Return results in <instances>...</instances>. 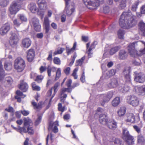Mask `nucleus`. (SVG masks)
<instances>
[{"mask_svg": "<svg viewBox=\"0 0 145 145\" xmlns=\"http://www.w3.org/2000/svg\"><path fill=\"white\" fill-rule=\"evenodd\" d=\"M130 12H124L121 15L120 19L119 25L124 29H129L136 25L137 22L135 16H131Z\"/></svg>", "mask_w": 145, "mask_h": 145, "instance_id": "f257e3e1", "label": "nucleus"}, {"mask_svg": "<svg viewBox=\"0 0 145 145\" xmlns=\"http://www.w3.org/2000/svg\"><path fill=\"white\" fill-rule=\"evenodd\" d=\"M140 42L144 44L145 47L142 50H140L139 52L140 53V54H145V42L141 41H137L135 42H134L130 44L128 47V50L130 54L132 56L135 57L137 55H139L137 50L135 49V47L139 44Z\"/></svg>", "mask_w": 145, "mask_h": 145, "instance_id": "f03ea898", "label": "nucleus"}, {"mask_svg": "<svg viewBox=\"0 0 145 145\" xmlns=\"http://www.w3.org/2000/svg\"><path fill=\"white\" fill-rule=\"evenodd\" d=\"M104 0H83L84 4L88 8L96 9L100 4L104 2Z\"/></svg>", "mask_w": 145, "mask_h": 145, "instance_id": "7ed1b4c3", "label": "nucleus"}, {"mask_svg": "<svg viewBox=\"0 0 145 145\" xmlns=\"http://www.w3.org/2000/svg\"><path fill=\"white\" fill-rule=\"evenodd\" d=\"M14 68L18 72L22 71L25 66L24 60L20 57L16 58L14 61Z\"/></svg>", "mask_w": 145, "mask_h": 145, "instance_id": "20e7f679", "label": "nucleus"}, {"mask_svg": "<svg viewBox=\"0 0 145 145\" xmlns=\"http://www.w3.org/2000/svg\"><path fill=\"white\" fill-rule=\"evenodd\" d=\"M122 138L129 145L134 144V138L132 136L130 135L127 128L123 129Z\"/></svg>", "mask_w": 145, "mask_h": 145, "instance_id": "39448f33", "label": "nucleus"}, {"mask_svg": "<svg viewBox=\"0 0 145 145\" xmlns=\"http://www.w3.org/2000/svg\"><path fill=\"white\" fill-rule=\"evenodd\" d=\"M127 102L128 104L134 107L138 106L139 104L138 98L134 95L128 96L127 99Z\"/></svg>", "mask_w": 145, "mask_h": 145, "instance_id": "423d86ee", "label": "nucleus"}, {"mask_svg": "<svg viewBox=\"0 0 145 145\" xmlns=\"http://www.w3.org/2000/svg\"><path fill=\"white\" fill-rule=\"evenodd\" d=\"M8 10L11 14H15L19 10V6L16 1H13L11 4Z\"/></svg>", "mask_w": 145, "mask_h": 145, "instance_id": "0eeeda50", "label": "nucleus"}, {"mask_svg": "<svg viewBox=\"0 0 145 145\" xmlns=\"http://www.w3.org/2000/svg\"><path fill=\"white\" fill-rule=\"evenodd\" d=\"M74 10V7L73 5L66 3L65 4V7L63 11V13L69 16L72 15Z\"/></svg>", "mask_w": 145, "mask_h": 145, "instance_id": "6e6552de", "label": "nucleus"}, {"mask_svg": "<svg viewBox=\"0 0 145 145\" xmlns=\"http://www.w3.org/2000/svg\"><path fill=\"white\" fill-rule=\"evenodd\" d=\"M134 80L137 82L142 83L145 81V75L143 73L135 72Z\"/></svg>", "mask_w": 145, "mask_h": 145, "instance_id": "1a4fd4ad", "label": "nucleus"}, {"mask_svg": "<svg viewBox=\"0 0 145 145\" xmlns=\"http://www.w3.org/2000/svg\"><path fill=\"white\" fill-rule=\"evenodd\" d=\"M113 95V92L110 91L107 93V94L102 95L101 97L103 99V101L101 103V105L103 106L105 103L108 102L112 97Z\"/></svg>", "mask_w": 145, "mask_h": 145, "instance_id": "9d476101", "label": "nucleus"}, {"mask_svg": "<svg viewBox=\"0 0 145 145\" xmlns=\"http://www.w3.org/2000/svg\"><path fill=\"white\" fill-rule=\"evenodd\" d=\"M130 69L129 67L125 68L123 72V74L125 77V81L126 83L131 84V79L129 74Z\"/></svg>", "mask_w": 145, "mask_h": 145, "instance_id": "9b49d317", "label": "nucleus"}, {"mask_svg": "<svg viewBox=\"0 0 145 145\" xmlns=\"http://www.w3.org/2000/svg\"><path fill=\"white\" fill-rule=\"evenodd\" d=\"M10 29L9 24L6 23L3 25L0 28V34L2 35H4L7 34Z\"/></svg>", "mask_w": 145, "mask_h": 145, "instance_id": "f8f14e48", "label": "nucleus"}, {"mask_svg": "<svg viewBox=\"0 0 145 145\" xmlns=\"http://www.w3.org/2000/svg\"><path fill=\"white\" fill-rule=\"evenodd\" d=\"M58 125V121H56L54 123L51 122L49 124L48 129L49 130H52L53 132L54 133H56L58 131V129L57 126Z\"/></svg>", "mask_w": 145, "mask_h": 145, "instance_id": "ddd939ff", "label": "nucleus"}, {"mask_svg": "<svg viewBox=\"0 0 145 145\" xmlns=\"http://www.w3.org/2000/svg\"><path fill=\"white\" fill-rule=\"evenodd\" d=\"M9 43L11 46L16 45L18 41V36L16 34L13 33L10 38Z\"/></svg>", "mask_w": 145, "mask_h": 145, "instance_id": "4468645a", "label": "nucleus"}, {"mask_svg": "<svg viewBox=\"0 0 145 145\" xmlns=\"http://www.w3.org/2000/svg\"><path fill=\"white\" fill-rule=\"evenodd\" d=\"M128 53L124 50H120L118 53V59L120 60L126 59L128 56Z\"/></svg>", "mask_w": 145, "mask_h": 145, "instance_id": "2eb2a0df", "label": "nucleus"}, {"mask_svg": "<svg viewBox=\"0 0 145 145\" xmlns=\"http://www.w3.org/2000/svg\"><path fill=\"white\" fill-rule=\"evenodd\" d=\"M124 118L126 121L132 123L135 121V117L133 113H127L125 115Z\"/></svg>", "mask_w": 145, "mask_h": 145, "instance_id": "dca6fc26", "label": "nucleus"}, {"mask_svg": "<svg viewBox=\"0 0 145 145\" xmlns=\"http://www.w3.org/2000/svg\"><path fill=\"white\" fill-rule=\"evenodd\" d=\"M99 120L100 123L103 125H106L108 120L107 116L104 114L100 115Z\"/></svg>", "mask_w": 145, "mask_h": 145, "instance_id": "f3484780", "label": "nucleus"}, {"mask_svg": "<svg viewBox=\"0 0 145 145\" xmlns=\"http://www.w3.org/2000/svg\"><path fill=\"white\" fill-rule=\"evenodd\" d=\"M35 56V52L33 49L29 50L27 52V58L29 61L31 62Z\"/></svg>", "mask_w": 145, "mask_h": 145, "instance_id": "a211bd4d", "label": "nucleus"}, {"mask_svg": "<svg viewBox=\"0 0 145 145\" xmlns=\"http://www.w3.org/2000/svg\"><path fill=\"white\" fill-rule=\"evenodd\" d=\"M31 41L29 38H25L22 40V46L24 48H27L31 44Z\"/></svg>", "mask_w": 145, "mask_h": 145, "instance_id": "6ab92c4d", "label": "nucleus"}, {"mask_svg": "<svg viewBox=\"0 0 145 145\" xmlns=\"http://www.w3.org/2000/svg\"><path fill=\"white\" fill-rule=\"evenodd\" d=\"M106 125L109 128L111 129H114L117 127L116 123L112 120H109Z\"/></svg>", "mask_w": 145, "mask_h": 145, "instance_id": "aec40b11", "label": "nucleus"}, {"mask_svg": "<svg viewBox=\"0 0 145 145\" xmlns=\"http://www.w3.org/2000/svg\"><path fill=\"white\" fill-rule=\"evenodd\" d=\"M118 85V82L117 80L114 78L111 79L110 82L108 85V86L110 88H114Z\"/></svg>", "mask_w": 145, "mask_h": 145, "instance_id": "412c9836", "label": "nucleus"}, {"mask_svg": "<svg viewBox=\"0 0 145 145\" xmlns=\"http://www.w3.org/2000/svg\"><path fill=\"white\" fill-rule=\"evenodd\" d=\"M28 8L30 11L33 13H35L38 11V9L34 3H31L28 5Z\"/></svg>", "mask_w": 145, "mask_h": 145, "instance_id": "4be33fe9", "label": "nucleus"}, {"mask_svg": "<svg viewBox=\"0 0 145 145\" xmlns=\"http://www.w3.org/2000/svg\"><path fill=\"white\" fill-rule=\"evenodd\" d=\"M37 4L41 10H44L46 8V3L45 0H38Z\"/></svg>", "mask_w": 145, "mask_h": 145, "instance_id": "5701e85b", "label": "nucleus"}, {"mask_svg": "<svg viewBox=\"0 0 145 145\" xmlns=\"http://www.w3.org/2000/svg\"><path fill=\"white\" fill-rule=\"evenodd\" d=\"M12 78L8 76L5 78L4 82V85L5 87H8L10 86L12 83Z\"/></svg>", "mask_w": 145, "mask_h": 145, "instance_id": "b1692460", "label": "nucleus"}, {"mask_svg": "<svg viewBox=\"0 0 145 145\" xmlns=\"http://www.w3.org/2000/svg\"><path fill=\"white\" fill-rule=\"evenodd\" d=\"M138 26L142 35L145 36V23L142 21H140L138 24Z\"/></svg>", "mask_w": 145, "mask_h": 145, "instance_id": "393cba45", "label": "nucleus"}, {"mask_svg": "<svg viewBox=\"0 0 145 145\" xmlns=\"http://www.w3.org/2000/svg\"><path fill=\"white\" fill-rule=\"evenodd\" d=\"M18 87L23 92H25L28 89V86L26 83L22 81L21 83Z\"/></svg>", "mask_w": 145, "mask_h": 145, "instance_id": "a878e982", "label": "nucleus"}, {"mask_svg": "<svg viewBox=\"0 0 145 145\" xmlns=\"http://www.w3.org/2000/svg\"><path fill=\"white\" fill-rule=\"evenodd\" d=\"M44 27L45 29V33H48L49 30V23L48 18L46 17H45L44 22Z\"/></svg>", "mask_w": 145, "mask_h": 145, "instance_id": "bb28decb", "label": "nucleus"}, {"mask_svg": "<svg viewBox=\"0 0 145 145\" xmlns=\"http://www.w3.org/2000/svg\"><path fill=\"white\" fill-rule=\"evenodd\" d=\"M32 104L33 106V108L37 111L40 110L42 108V103L39 102L38 104L35 102H32Z\"/></svg>", "mask_w": 145, "mask_h": 145, "instance_id": "cd10ccee", "label": "nucleus"}, {"mask_svg": "<svg viewBox=\"0 0 145 145\" xmlns=\"http://www.w3.org/2000/svg\"><path fill=\"white\" fill-rule=\"evenodd\" d=\"M136 88H138L139 94L142 95H145V85H142L139 87H135L134 89L136 90Z\"/></svg>", "mask_w": 145, "mask_h": 145, "instance_id": "c85d7f7f", "label": "nucleus"}, {"mask_svg": "<svg viewBox=\"0 0 145 145\" xmlns=\"http://www.w3.org/2000/svg\"><path fill=\"white\" fill-rule=\"evenodd\" d=\"M126 111V108L125 107H121L117 112L118 116L120 117L123 116L125 114Z\"/></svg>", "mask_w": 145, "mask_h": 145, "instance_id": "c756f323", "label": "nucleus"}, {"mask_svg": "<svg viewBox=\"0 0 145 145\" xmlns=\"http://www.w3.org/2000/svg\"><path fill=\"white\" fill-rule=\"evenodd\" d=\"M130 89V87L126 84L123 85L119 88V90L122 93H125L128 92Z\"/></svg>", "mask_w": 145, "mask_h": 145, "instance_id": "7c9ffc66", "label": "nucleus"}, {"mask_svg": "<svg viewBox=\"0 0 145 145\" xmlns=\"http://www.w3.org/2000/svg\"><path fill=\"white\" fill-rule=\"evenodd\" d=\"M24 126L29 127L30 125L32 124V121L29 118H25L24 119Z\"/></svg>", "mask_w": 145, "mask_h": 145, "instance_id": "2f4dec72", "label": "nucleus"}, {"mask_svg": "<svg viewBox=\"0 0 145 145\" xmlns=\"http://www.w3.org/2000/svg\"><path fill=\"white\" fill-rule=\"evenodd\" d=\"M121 48L120 46H117L111 48L110 51L109 53L111 55H113L116 53Z\"/></svg>", "mask_w": 145, "mask_h": 145, "instance_id": "473e14b6", "label": "nucleus"}, {"mask_svg": "<svg viewBox=\"0 0 145 145\" xmlns=\"http://www.w3.org/2000/svg\"><path fill=\"white\" fill-rule=\"evenodd\" d=\"M4 67L5 69L7 71L11 70L12 68L11 62L9 61L5 62L4 65Z\"/></svg>", "mask_w": 145, "mask_h": 145, "instance_id": "72a5a7b5", "label": "nucleus"}, {"mask_svg": "<svg viewBox=\"0 0 145 145\" xmlns=\"http://www.w3.org/2000/svg\"><path fill=\"white\" fill-rule=\"evenodd\" d=\"M76 45V43L75 42L74 43L73 46L72 48L70 49L68 47L66 48V50L68 55H69L74 52L75 49Z\"/></svg>", "mask_w": 145, "mask_h": 145, "instance_id": "f704fd0d", "label": "nucleus"}, {"mask_svg": "<svg viewBox=\"0 0 145 145\" xmlns=\"http://www.w3.org/2000/svg\"><path fill=\"white\" fill-rule=\"evenodd\" d=\"M120 102V98L119 97H116L112 101V106H116L119 104Z\"/></svg>", "mask_w": 145, "mask_h": 145, "instance_id": "c9c22d12", "label": "nucleus"}, {"mask_svg": "<svg viewBox=\"0 0 145 145\" xmlns=\"http://www.w3.org/2000/svg\"><path fill=\"white\" fill-rule=\"evenodd\" d=\"M4 76V71L2 63L0 61V80H1Z\"/></svg>", "mask_w": 145, "mask_h": 145, "instance_id": "e433bc0d", "label": "nucleus"}, {"mask_svg": "<svg viewBox=\"0 0 145 145\" xmlns=\"http://www.w3.org/2000/svg\"><path fill=\"white\" fill-rule=\"evenodd\" d=\"M56 68L55 67L52 68L50 65H48L47 67V73L49 76H51V72L52 71L54 72L56 70Z\"/></svg>", "mask_w": 145, "mask_h": 145, "instance_id": "4c0bfd02", "label": "nucleus"}, {"mask_svg": "<svg viewBox=\"0 0 145 145\" xmlns=\"http://www.w3.org/2000/svg\"><path fill=\"white\" fill-rule=\"evenodd\" d=\"M125 33V31L123 29H120L118 32V37L120 39H123Z\"/></svg>", "mask_w": 145, "mask_h": 145, "instance_id": "58836bf2", "label": "nucleus"}, {"mask_svg": "<svg viewBox=\"0 0 145 145\" xmlns=\"http://www.w3.org/2000/svg\"><path fill=\"white\" fill-rule=\"evenodd\" d=\"M30 23L32 24L33 26L39 24V20L36 18H32Z\"/></svg>", "mask_w": 145, "mask_h": 145, "instance_id": "ea45409f", "label": "nucleus"}, {"mask_svg": "<svg viewBox=\"0 0 145 145\" xmlns=\"http://www.w3.org/2000/svg\"><path fill=\"white\" fill-rule=\"evenodd\" d=\"M9 1V0H3L0 3V5L2 7H5L8 4Z\"/></svg>", "mask_w": 145, "mask_h": 145, "instance_id": "a19ab883", "label": "nucleus"}, {"mask_svg": "<svg viewBox=\"0 0 145 145\" xmlns=\"http://www.w3.org/2000/svg\"><path fill=\"white\" fill-rule=\"evenodd\" d=\"M85 56H84L81 58V59H79L76 61V66H81L82 65L83 61L85 59Z\"/></svg>", "mask_w": 145, "mask_h": 145, "instance_id": "79ce46f5", "label": "nucleus"}, {"mask_svg": "<svg viewBox=\"0 0 145 145\" xmlns=\"http://www.w3.org/2000/svg\"><path fill=\"white\" fill-rule=\"evenodd\" d=\"M25 126L23 127H20V126H18V130H17V131L20 132V133L22 134V133H26L27 132V131L26 129L25 128Z\"/></svg>", "mask_w": 145, "mask_h": 145, "instance_id": "37998d69", "label": "nucleus"}, {"mask_svg": "<svg viewBox=\"0 0 145 145\" xmlns=\"http://www.w3.org/2000/svg\"><path fill=\"white\" fill-rule=\"evenodd\" d=\"M61 75V71L60 68H59L57 69L56 74L55 77V80H57L59 78Z\"/></svg>", "mask_w": 145, "mask_h": 145, "instance_id": "c03bdc74", "label": "nucleus"}, {"mask_svg": "<svg viewBox=\"0 0 145 145\" xmlns=\"http://www.w3.org/2000/svg\"><path fill=\"white\" fill-rule=\"evenodd\" d=\"M64 50V48H61L59 49H58L57 51H56L54 53V55L55 56L57 54H61L62 53Z\"/></svg>", "mask_w": 145, "mask_h": 145, "instance_id": "a18cd8bd", "label": "nucleus"}, {"mask_svg": "<svg viewBox=\"0 0 145 145\" xmlns=\"http://www.w3.org/2000/svg\"><path fill=\"white\" fill-rule=\"evenodd\" d=\"M19 19H15L13 21V22L14 24L16 26H19L21 24L22 22L19 20Z\"/></svg>", "mask_w": 145, "mask_h": 145, "instance_id": "49530a36", "label": "nucleus"}, {"mask_svg": "<svg viewBox=\"0 0 145 145\" xmlns=\"http://www.w3.org/2000/svg\"><path fill=\"white\" fill-rule=\"evenodd\" d=\"M126 0H121L120 1V7L121 8L123 9L126 7Z\"/></svg>", "mask_w": 145, "mask_h": 145, "instance_id": "de8ad7c7", "label": "nucleus"}, {"mask_svg": "<svg viewBox=\"0 0 145 145\" xmlns=\"http://www.w3.org/2000/svg\"><path fill=\"white\" fill-rule=\"evenodd\" d=\"M16 93V96H18L22 98H24L26 96V95H24L20 90L17 91Z\"/></svg>", "mask_w": 145, "mask_h": 145, "instance_id": "09e8293b", "label": "nucleus"}, {"mask_svg": "<svg viewBox=\"0 0 145 145\" xmlns=\"http://www.w3.org/2000/svg\"><path fill=\"white\" fill-rule=\"evenodd\" d=\"M145 141L143 137L141 135H140L138 137V141L139 143H143Z\"/></svg>", "mask_w": 145, "mask_h": 145, "instance_id": "8fccbe9b", "label": "nucleus"}, {"mask_svg": "<svg viewBox=\"0 0 145 145\" xmlns=\"http://www.w3.org/2000/svg\"><path fill=\"white\" fill-rule=\"evenodd\" d=\"M19 18L21 20V21L26 22L27 21V19L24 15L22 14H20L18 15Z\"/></svg>", "mask_w": 145, "mask_h": 145, "instance_id": "3c124183", "label": "nucleus"}, {"mask_svg": "<svg viewBox=\"0 0 145 145\" xmlns=\"http://www.w3.org/2000/svg\"><path fill=\"white\" fill-rule=\"evenodd\" d=\"M59 86V83L57 82L54 85V86L53 88H53L54 90V93L53 94V95H55V94L56 93L57 91V88Z\"/></svg>", "mask_w": 145, "mask_h": 145, "instance_id": "603ef678", "label": "nucleus"}, {"mask_svg": "<svg viewBox=\"0 0 145 145\" xmlns=\"http://www.w3.org/2000/svg\"><path fill=\"white\" fill-rule=\"evenodd\" d=\"M78 68H75L73 71V72L72 74V76H73L75 79H77L78 78V76L76 74V73L78 71Z\"/></svg>", "mask_w": 145, "mask_h": 145, "instance_id": "864d4df0", "label": "nucleus"}, {"mask_svg": "<svg viewBox=\"0 0 145 145\" xmlns=\"http://www.w3.org/2000/svg\"><path fill=\"white\" fill-rule=\"evenodd\" d=\"M54 63L57 65H60V64L61 61L60 59L57 57H55L53 60Z\"/></svg>", "mask_w": 145, "mask_h": 145, "instance_id": "5fc2aeb1", "label": "nucleus"}, {"mask_svg": "<svg viewBox=\"0 0 145 145\" xmlns=\"http://www.w3.org/2000/svg\"><path fill=\"white\" fill-rule=\"evenodd\" d=\"M34 27L35 30L37 32L40 31L41 29V26L40 24L36 25L34 26Z\"/></svg>", "mask_w": 145, "mask_h": 145, "instance_id": "6e6d98bb", "label": "nucleus"}, {"mask_svg": "<svg viewBox=\"0 0 145 145\" xmlns=\"http://www.w3.org/2000/svg\"><path fill=\"white\" fill-rule=\"evenodd\" d=\"M43 77V76L41 75L38 76H37L36 78L35 81L39 83H40L42 81Z\"/></svg>", "mask_w": 145, "mask_h": 145, "instance_id": "4d7b16f0", "label": "nucleus"}, {"mask_svg": "<svg viewBox=\"0 0 145 145\" xmlns=\"http://www.w3.org/2000/svg\"><path fill=\"white\" fill-rule=\"evenodd\" d=\"M27 131L28 133L30 135L33 134L34 133V131L32 127H28L27 128Z\"/></svg>", "mask_w": 145, "mask_h": 145, "instance_id": "13d9d810", "label": "nucleus"}, {"mask_svg": "<svg viewBox=\"0 0 145 145\" xmlns=\"http://www.w3.org/2000/svg\"><path fill=\"white\" fill-rule=\"evenodd\" d=\"M138 3L137 2H135L131 8V10L133 11H136V9L137 8Z\"/></svg>", "mask_w": 145, "mask_h": 145, "instance_id": "bf43d9fd", "label": "nucleus"}, {"mask_svg": "<svg viewBox=\"0 0 145 145\" xmlns=\"http://www.w3.org/2000/svg\"><path fill=\"white\" fill-rule=\"evenodd\" d=\"M97 41H94L91 44L89 48L88 49L89 50H92L95 47V46L97 44Z\"/></svg>", "mask_w": 145, "mask_h": 145, "instance_id": "052dcab7", "label": "nucleus"}, {"mask_svg": "<svg viewBox=\"0 0 145 145\" xmlns=\"http://www.w3.org/2000/svg\"><path fill=\"white\" fill-rule=\"evenodd\" d=\"M42 119V117L40 116H38L37 119L35 121V124L36 125H37L40 122Z\"/></svg>", "mask_w": 145, "mask_h": 145, "instance_id": "680f3d73", "label": "nucleus"}, {"mask_svg": "<svg viewBox=\"0 0 145 145\" xmlns=\"http://www.w3.org/2000/svg\"><path fill=\"white\" fill-rule=\"evenodd\" d=\"M116 73V71L114 69H111L108 71V75L112 76L114 75Z\"/></svg>", "mask_w": 145, "mask_h": 145, "instance_id": "e2e57ef3", "label": "nucleus"}, {"mask_svg": "<svg viewBox=\"0 0 145 145\" xmlns=\"http://www.w3.org/2000/svg\"><path fill=\"white\" fill-rule=\"evenodd\" d=\"M103 12L105 13H108L110 11V8L106 6L103 8Z\"/></svg>", "mask_w": 145, "mask_h": 145, "instance_id": "0e129e2a", "label": "nucleus"}, {"mask_svg": "<svg viewBox=\"0 0 145 145\" xmlns=\"http://www.w3.org/2000/svg\"><path fill=\"white\" fill-rule=\"evenodd\" d=\"M21 113L24 116H27L29 114V112L28 111L25 110H21Z\"/></svg>", "mask_w": 145, "mask_h": 145, "instance_id": "69168bd1", "label": "nucleus"}, {"mask_svg": "<svg viewBox=\"0 0 145 145\" xmlns=\"http://www.w3.org/2000/svg\"><path fill=\"white\" fill-rule=\"evenodd\" d=\"M133 64L136 66H140L141 64V63L140 61H137L135 60L133 63Z\"/></svg>", "mask_w": 145, "mask_h": 145, "instance_id": "338daca9", "label": "nucleus"}, {"mask_svg": "<svg viewBox=\"0 0 145 145\" xmlns=\"http://www.w3.org/2000/svg\"><path fill=\"white\" fill-rule=\"evenodd\" d=\"M5 110L10 112H14L13 108L10 106H9L8 108H6Z\"/></svg>", "mask_w": 145, "mask_h": 145, "instance_id": "774afa93", "label": "nucleus"}]
</instances>
